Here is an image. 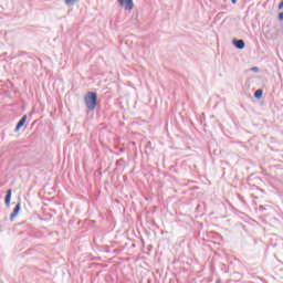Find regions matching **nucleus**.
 Instances as JSON below:
<instances>
[{"instance_id": "f257e3e1", "label": "nucleus", "mask_w": 283, "mask_h": 283, "mask_svg": "<svg viewBox=\"0 0 283 283\" xmlns=\"http://www.w3.org/2000/svg\"><path fill=\"white\" fill-rule=\"evenodd\" d=\"M84 101L87 109L94 112V109H96V105H98V95L94 92H88L84 97Z\"/></svg>"}, {"instance_id": "f03ea898", "label": "nucleus", "mask_w": 283, "mask_h": 283, "mask_svg": "<svg viewBox=\"0 0 283 283\" xmlns=\"http://www.w3.org/2000/svg\"><path fill=\"white\" fill-rule=\"evenodd\" d=\"M119 6L124 8L125 10H128V12H132L134 10V0H117Z\"/></svg>"}, {"instance_id": "7ed1b4c3", "label": "nucleus", "mask_w": 283, "mask_h": 283, "mask_svg": "<svg viewBox=\"0 0 283 283\" xmlns=\"http://www.w3.org/2000/svg\"><path fill=\"white\" fill-rule=\"evenodd\" d=\"M232 43H233V45H234V48H237V50H244V48H245V43H244V40H238V39H234L233 41H232Z\"/></svg>"}, {"instance_id": "20e7f679", "label": "nucleus", "mask_w": 283, "mask_h": 283, "mask_svg": "<svg viewBox=\"0 0 283 283\" xmlns=\"http://www.w3.org/2000/svg\"><path fill=\"white\" fill-rule=\"evenodd\" d=\"M25 120H28V115H23L21 119L18 122L14 132H19L23 125H25Z\"/></svg>"}, {"instance_id": "39448f33", "label": "nucleus", "mask_w": 283, "mask_h": 283, "mask_svg": "<svg viewBox=\"0 0 283 283\" xmlns=\"http://www.w3.org/2000/svg\"><path fill=\"white\" fill-rule=\"evenodd\" d=\"M20 211H21V203H17V206L14 207V209L10 216V220H14V218H17L19 216Z\"/></svg>"}, {"instance_id": "423d86ee", "label": "nucleus", "mask_w": 283, "mask_h": 283, "mask_svg": "<svg viewBox=\"0 0 283 283\" xmlns=\"http://www.w3.org/2000/svg\"><path fill=\"white\" fill-rule=\"evenodd\" d=\"M10 200H12V190L11 189L7 190V195L4 198V205L7 207H10Z\"/></svg>"}, {"instance_id": "0eeeda50", "label": "nucleus", "mask_w": 283, "mask_h": 283, "mask_svg": "<svg viewBox=\"0 0 283 283\" xmlns=\"http://www.w3.org/2000/svg\"><path fill=\"white\" fill-rule=\"evenodd\" d=\"M80 0H64L65 6H75Z\"/></svg>"}, {"instance_id": "6e6552de", "label": "nucleus", "mask_w": 283, "mask_h": 283, "mask_svg": "<svg viewBox=\"0 0 283 283\" xmlns=\"http://www.w3.org/2000/svg\"><path fill=\"white\" fill-rule=\"evenodd\" d=\"M262 94H263L262 90H256L254 92V98H262Z\"/></svg>"}, {"instance_id": "1a4fd4ad", "label": "nucleus", "mask_w": 283, "mask_h": 283, "mask_svg": "<svg viewBox=\"0 0 283 283\" xmlns=\"http://www.w3.org/2000/svg\"><path fill=\"white\" fill-rule=\"evenodd\" d=\"M279 21H283V12L279 13Z\"/></svg>"}, {"instance_id": "9d476101", "label": "nucleus", "mask_w": 283, "mask_h": 283, "mask_svg": "<svg viewBox=\"0 0 283 283\" xmlns=\"http://www.w3.org/2000/svg\"><path fill=\"white\" fill-rule=\"evenodd\" d=\"M251 70H252V72H260V69L256 66L252 67Z\"/></svg>"}, {"instance_id": "9b49d317", "label": "nucleus", "mask_w": 283, "mask_h": 283, "mask_svg": "<svg viewBox=\"0 0 283 283\" xmlns=\"http://www.w3.org/2000/svg\"><path fill=\"white\" fill-rule=\"evenodd\" d=\"M279 10H283V0L279 4Z\"/></svg>"}, {"instance_id": "f8f14e48", "label": "nucleus", "mask_w": 283, "mask_h": 283, "mask_svg": "<svg viewBox=\"0 0 283 283\" xmlns=\"http://www.w3.org/2000/svg\"><path fill=\"white\" fill-rule=\"evenodd\" d=\"M259 209H260L261 211H266V208H265L264 206H260Z\"/></svg>"}, {"instance_id": "ddd939ff", "label": "nucleus", "mask_w": 283, "mask_h": 283, "mask_svg": "<svg viewBox=\"0 0 283 283\" xmlns=\"http://www.w3.org/2000/svg\"><path fill=\"white\" fill-rule=\"evenodd\" d=\"M231 2H232L233 4H235V3H238V0H231Z\"/></svg>"}, {"instance_id": "4468645a", "label": "nucleus", "mask_w": 283, "mask_h": 283, "mask_svg": "<svg viewBox=\"0 0 283 283\" xmlns=\"http://www.w3.org/2000/svg\"><path fill=\"white\" fill-rule=\"evenodd\" d=\"M216 283H220V280H218Z\"/></svg>"}]
</instances>
